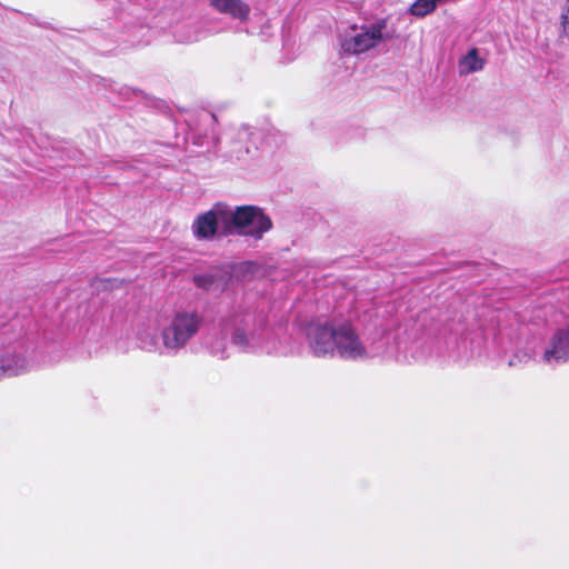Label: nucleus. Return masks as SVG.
<instances>
[{"label":"nucleus","instance_id":"obj_6","mask_svg":"<svg viewBox=\"0 0 569 569\" xmlns=\"http://www.w3.org/2000/svg\"><path fill=\"white\" fill-rule=\"evenodd\" d=\"M220 220V211L211 209L199 214L192 224V232L197 239H212L218 231Z\"/></svg>","mask_w":569,"mask_h":569},{"label":"nucleus","instance_id":"obj_14","mask_svg":"<svg viewBox=\"0 0 569 569\" xmlns=\"http://www.w3.org/2000/svg\"><path fill=\"white\" fill-rule=\"evenodd\" d=\"M529 358H530V356H529V355L523 353V355H522V359H520V360H519V362H521L522 360H523V361H527Z\"/></svg>","mask_w":569,"mask_h":569},{"label":"nucleus","instance_id":"obj_9","mask_svg":"<svg viewBox=\"0 0 569 569\" xmlns=\"http://www.w3.org/2000/svg\"><path fill=\"white\" fill-rule=\"evenodd\" d=\"M26 369V359L19 355H9L0 358V380L6 377L18 376Z\"/></svg>","mask_w":569,"mask_h":569},{"label":"nucleus","instance_id":"obj_1","mask_svg":"<svg viewBox=\"0 0 569 569\" xmlns=\"http://www.w3.org/2000/svg\"><path fill=\"white\" fill-rule=\"evenodd\" d=\"M220 220L223 236L236 232L254 240L262 239L263 234L273 227L270 217L264 213L263 209L252 204L238 206L233 211L220 210Z\"/></svg>","mask_w":569,"mask_h":569},{"label":"nucleus","instance_id":"obj_5","mask_svg":"<svg viewBox=\"0 0 569 569\" xmlns=\"http://www.w3.org/2000/svg\"><path fill=\"white\" fill-rule=\"evenodd\" d=\"M569 359V328L559 329L550 339L542 360L547 365H558Z\"/></svg>","mask_w":569,"mask_h":569},{"label":"nucleus","instance_id":"obj_11","mask_svg":"<svg viewBox=\"0 0 569 569\" xmlns=\"http://www.w3.org/2000/svg\"><path fill=\"white\" fill-rule=\"evenodd\" d=\"M193 282L198 288L209 290L216 282L213 274H197L193 277Z\"/></svg>","mask_w":569,"mask_h":569},{"label":"nucleus","instance_id":"obj_10","mask_svg":"<svg viewBox=\"0 0 569 569\" xmlns=\"http://www.w3.org/2000/svg\"><path fill=\"white\" fill-rule=\"evenodd\" d=\"M435 0H416L410 7V13L416 17H425L435 11Z\"/></svg>","mask_w":569,"mask_h":569},{"label":"nucleus","instance_id":"obj_8","mask_svg":"<svg viewBox=\"0 0 569 569\" xmlns=\"http://www.w3.org/2000/svg\"><path fill=\"white\" fill-rule=\"evenodd\" d=\"M486 60L480 56L479 50L472 48L468 50L458 61V71L460 76H468L481 71Z\"/></svg>","mask_w":569,"mask_h":569},{"label":"nucleus","instance_id":"obj_3","mask_svg":"<svg viewBox=\"0 0 569 569\" xmlns=\"http://www.w3.org/2000/svg\"><path fill=\"white\" fill-rule=\"evenodd\" d=\"M387 23L379 20L375 23L350 27L340 38V48L350 54L365 53L386 40Z\"/></svg>","mask_w":569,"mask_h":569},{"label":"nucleus","instance_id":"obj_12","mask_svg":"<svg viewBox=\"0 0 569 569\" xmlns=\"http://www.w3.org/2000/svg\"><path fill=\"white\" fill-rule=\"evenodd\" d=\"M232 342L239 346H246L248 343L246 332L241 329H237L232 336Z\"/></svg>","mask_w":569,"mask_h":569},{"label":"nucleus","instance_id":"obj_4","mask_svg":"<svg viewBox=\"0 0 569 569\" xmlns=\"http://www.w3.org/2000/svg\"><path fill=\"white\" fill-rule=\"evenodd\" d=\"M202 323V317L196 312H178L162 331L163 345L176 349L183 347L192 338Z\"/></svg>","mask_w":569,"mask_h":569},{"label":"nucleus","instance_id":"obj_2","mask_svg":"<svg viewBox=\"0 0 569 569\" xmlns=\"http://www.w3.org/2000/svg\"><path fill=\"white\" fill-rule=\"evenodd\" d=\"M337 351L348 359H362L367 357L366 348L349 325L338 327H322V355Z\"/></svg>","mask_w":569,"mask_h":569},{"label":"nucleus","instance_id":"obj_13","mask_svg":"<svg viewBox=\"0 0 569 569\" xmlns=\"http://www.w3.org/2000/svg\"><path fill=\"white\" fill-rule=\"evenodd\" d=\"M560 20H561V26H562L563 32H566L567 28L569 26V0H567V7L563 9V11L560 16Z\"/></svg>","mask_w":569,"mask_h":569},{"label":"nucleus","instance_id":"obj_15","mask_svg":"<svg viewBox=\"0 0 569 569\" xmlns=\"http://www.w3.org/2000/svg\"><path fill=\"white\" fill-rule=\"evenodd\" d=\"M518 357H519V356H518V355H516V356H515V358H513V359H511L509 363H510L511 366L517 365L516 359H517Z\"/></svg>","mask_w":569,"mask_h":569},{"label":"nucleus","instance_id":"obj_7","mask_svg":"<svg viewBox=\"0 0 569 569\" xmlns=\"http://www.w3.org/2000/svg\"><path fill=\"white\" fill-rule=\"evenodd\" d=\"M210 6L218 12L240 21H247L250 16V7L242 0H210Z\"/></svg>","mask_w":569,"mask_h":569}]
</instances>
